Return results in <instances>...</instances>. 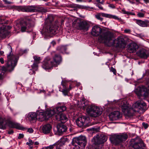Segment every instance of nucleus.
<instances>
[{
  "label": "nucleus",
  "instance_id": "obj_51",
  "mask_svg": "<svg viewBox=\"0 0 149 149\" xmlns=\"http://www.w3.org/2000/svg\"><path fill=\"white\" fill-rule=\"evenodd\" d=\"M130 31V29H125L124 30V32L126 33H128Z\"/></svg>",
  "mask_w": 149,
  "mask_h": 149
},
{
  "label": "nucleus",
  "instance_id": "obj_27",
  "mask_svg": "<svg viewBox=\"0 0 149 149\" xmlns=\"http://www.w3.org/2000/svg\"><path fill=\"white\" fill-rule=\"evenodd\" d=\"M57 132L59 134H61L63 132H65L67 130V127L64 125H58L56 127Z\"/></svg>",
  "mask_w": 149,
  "mask_h": 149
},
{
  "label": "nucleus",
  "instance_id": "obj_5",
  "mask_svg": "<svg viewBox=\"0 0 149 149\" xmlns=\"http://www.w3.org/2000/svg\"><path fill=\"white\" fill-rule=\"evenodd\" d=\"M54 18L52 16L49 15L46 18L45 22V25L43 29V31L45 34L48 33L55 34L57 33V26L53 25L52 22Z\"/></svg>",
  "mask_w": 149,
  "mask_h": 149
},
{
  "label": "nucleus",
  "instance_id": "obj_39",
  "mask_svg": "<svg viewBox=\"0 0 149 149\" xmlns=\"http://www.w3.org/2000/svg\"><path fill=\"white\" fill-rule=\"evenodd\" d=\"M38 63H36L34 62V63L32 66V68L33 69L36 70L38 67Z\"/></svg>",
  "mask_w": 149,
  "mask_h": 149
},
{
  "label": "nucleus",
  "instance_id": "obj_20",
  "mask_svg": "<svg viewBox=\"0 0 149 149\" xmlns=\"http://www.w3.org/2000/svg\"><path fill=\"white\" fill-rule=\"evenodd\" d=\"M102 31L101 28L98 26H94L92 28L91 34L95 36H99Z\"/></svg>",
  "mask_w": 149,
  "mask_h": 149
},
{
  "label": "nucleus",
  "instance_id": "obj_11",
  "mask_svg": "<svg viewBox=\"0 0 149 149\" xmlns=\"http://www.w3.org/2000/svg\"><path fill=\"white\" fill-rule=\"evenodd\" d=\"M131 146L135 149H144L146 147L142 139L139 137H136L131 140Z\"/></svg>",
  "mask_w": 149,
  "mask_h": 149
},
{
  "label": "nucleus",
  "instance_id": "obj_22",
  "mask_svg": "<svg viewBox=\"0 0 149 149\" xmlns=\"http://www.w3.org/2000/svg\"><path fill=\"white\" fill-rule=\"evenodd\" d=\"M87 121L86 118L84 116H82L78 118L76 120V123L78 126L81 127Z\"/></svg>",
  "mask_w": 149,
  "mask_h": 149
},
{
  "label": "nucleus",
  "instance_id": "obj_7",
  "mask_svg": "<svg viewBox=\"0 0 149 149\" xmlns=\"http://www.w3.org/2000/svg\"><path fill=\"white\" fill-rule=\"evenodd\" d=\"M8 125L10 127L19 130H23L24 129L19 124L6 120L5 118L0 117V129H5Z\"/></svg>",
  "mask_w": 149,
  "mask_h": 149
},
{
  "label": "nucleus",
  "instance_id": "obj_49",
  "mask_svg": "<svg viewBox=\"0 0 149 149\" xmlns=\"http://www.w3.org/2000/svg\"><path fill=\"white\" fill-rule=\"evenodd\" d=\"M127 0L130 3H131L132 4H134L135 3L134 0Z\"/></svg>",
  "mask_w": 149,
  "mask_h": 149
},
{
  "label": "nucleus",
  "instance_id": "obj_25",
  "mask_svg": "<svg viewBox=\"0 0 149 149\" xmlns=\"http://www.w3.org/2000/svg\"><path fill=\"white\" fill-rule=\"evenodd\" d=\"M52 128V126L50 124H46L42 126V132L45 134L49 133L50 132Z\"/></svg>",
  "mask_w": 149,
  "mask_h": 149
},
{
  "label": "nucleus",
  "instance_id": "obj_43",
  "mask_svg": "<svg viewBox=\"0 0 149 149\" xmlns=\"http://www.w3.org/2000/svg\"><path fill=\"white\" fill-rule=\"evenodd\" d=\"M142 125L143 127L145 129H147L148 127V125L147 123L143 122L142 123Z\"/></svg>",
  "mask_w": 149,
  "mask_h": 149
},
{
  "label": "nucleus",
  "instance_id": "obj_45",
  "mask_svg": "<svg viewBox=\"0 0 149 149\" xmlns=\"http://www.w3.org/2000/svg\"><path fill=\"white\" fill-rule=\"evenodd\" d=\"M81 103H82L81 104L82 105V107H83L84 108H85L86 107H86V103L85 102L84 100H82V102H81Z\"/></svg>",
  "mask_w": 149,
  "mask_h": 149
},
{
  "label": "nucleus",
  "instance_id": "obj_1",
  "mask_svg": "<svg viewBox=\"0 0 149 149\" xmlns=\"http://www.w3.org/2000/svg\"><path fill=\"white\" fill-rule=\"evenodd\" d=\"M113 35L111 32L107 31L100 36L98 40L100 42H103L108 46L114 45L117 48H124L126 45L124 39L122 36H119L113 40Z\"/></svg>",
  "mask_w": 149,
  "mask_h": 149
},
{
  "label": "nucleus",
  "instance_id": "obj_10",
  "mask_svg": "<svg viewBox=\"0 0 149 149\" xmlns=\"http://www.w3.org/2000/svg\"><path fill=\"white\" fill-rule=\"evenodd\" d=\"M87 111L91 116L97 117L100 115L102 113V109L95 106L91 105L88 107Z\"/></svg>",
  "mask_w": 149,
  "mask_h": 149
},
{
  "label": "nucleus",
  "instance_id": "obj_59",
  "mask_svg": "<svg viewBox=\"0 0 149 149\" xmlns=\"http://www.w3.org/2000/svg\"><path fill=\"white\" fill-rule=\"evenodd\" d=\"M72 87H71V86L70 85V86H69V89H68V90L69 91L70 90H71V89H72Z\"/></svg>",
  "mask_w": 149,
  "mask_h": 149
},
{
  "label": "nucleus",
  "instance_id": "obj_4",
  "mask_svg": "<svg viewBox=\"0 0 149 149\" xmlns=\"http://www.w3.org/2000/svg\"><path fill=\"white\" fill-rule=\"evenodd\" d=\"M9 49H10V53L7 56V61L5 67L0 66V80L3 78V75L6 71H11L13 70L16 65L18 58L11 54L12 49L11 47L8 45Z\"/></svg>",
  "mask_w": 149,
  "mask_h": 149
},
{
  "label": "nucleus",
  "instance_id": "obj_62",
  "mask_svg": "<svg viewBox=\"0 0 149 149\" xmlns=\"http://www.w3.org/2000/svg\"><path fill=\"white\" fill-rule=\"evenodd\" d=\"M96 1L100 3V0H96Z\"/></svg>",
  "mask_w": 149,
  "mask_h": 149
},
{
  "label": "nucleus",
  "instance_id": "obj_46",
  "mask_svg": "<svg viewBox=\"0 0 149 149\" xmlns=\"http://www.w3.org/2000/svg\"><path fill=\"white\" fill-rule=\"evenodd\" d=\"M5 4H11L12 3V2L8 1L7 0H3Z\"/></svg>",
  "mask_w": 149,
  "mask_h": 149
},
{
  "label": "nucleus",
  "instance_id": "obj_38",
  "mask_svg": "<svg viewBox=\"0 0 149 149\" xmlns=\"http://www.w3.org/2000/svg\"><path fill=\"white\" fill-rule=\"evenodd\" d=\"M75 6L77 8H84V9H86L87 8H89L87 6H82L81 5H80L78 4L76 5Z\"/></svg>",
  "mask_w": 149,
  "mask_h": 149
},
{
  "label": "nucleus",
  "instance_id": "obj_28",
  "mask_svg": "<svg viewBox=\"0 0 149 149\" xmlns=\"http://www.w3.org/2000/svg\"><path fill=\"white\" fill-rule=\"evenodd\" d=\"M136 23L140 26L142 27H146L148 26V23L146 21H143L141 20L135 19Z\"/></svg>",
  "mask_w": 149,
  "mask_h": 149
},
{
  "label": "nucleus",
  "instance_id": "obj_12",
  "mask_svg": "<svg viewBox=\"0 0 149 149\" xmlns=\"http://www.w3.org/2000/svg\"><path fill=\"white\" fill-rule=\"evenodd\" d=\"M73 25L77 29L85 31H87L90 26V22L87 20L80 21L76 24L74 22Z\"/></svg>",
  "mask_w": 149,
  "mask_h": 149
},
{
  "label": "nucleus",
  "instance_id": "obj_33",
  "mask_svg": "<svg viewBox=\"0 0 149 149\" xmlns=\"http://www.w3.org/2000/svg\"><path fill=\"white\" fill-rule=\"evenodd\" d=\"M56 146V144H54L47 147H43L42 148V149H54V148Z\"/></svg>",
  "mask_w": 149,
  "mask_h": 149
},
{
  "label": "nucleus",
  "instance_id": "obj_21",
  "mask_svg": "<svg viewBox=\"0 0 149 149\" xmlns=\"http://www.w3.org/2000/svg\"><path fill=\"white\" fill-rule=\"evenodd\" d=\"M137 54L140 57L144 58H147L149 56L148 52L144 49L139 50L137 52Z\"/></svg>",
  "mask_w": 149,
  "mask_h": 149
},
{
  "label": "nucleus",
  "instance_id": "obj_58",
  "mask_svg": "<svg viewBox=\"0 0 149 149\" xmlns=\"http://www.w3.org/2000/svg\"><path fill=\"white\" fill-rule=\"evenodd\" d=\"M4 52L3 51H0V54L1 55H2L3 54Z\"/></svg>",
  "mask_w": 149,
  "mask_h": 149
},
{
  "label": "nucleus",
  "instance_id": "obj_42",
  "mask_svg": "<svg viewBox=\"0 0 149 149\" xmlns=\"http://www.w3.org/2000/svg\"><path fill=\"white\" fill-rule=\"evenodd\" d=\"M144 96L145 97H149V87H148V91L146 93H144Z\"/></svg>",
  "mask_w": 149,
  "mask_h": 149
},
{
  "label": "nucleus",
  "instance_id": "obj_61",
  "mask_svg": "<svg viewBox=\"0 0 149 149\" xmlns=\"http://www.w3.org/2000/svg\"><path fill=\"white\" fill-rule=\"evenodd\" d=\"M121 0H112V1H115L116 2H117L119 1H120Z\"/></svg>",
  "mask_w": 149,
  "mask_h": 149
},
{
  "label": "nucleus",
  "instance_id": "obj_24",
  "mask_svg": "<svg viewBox=\"0 0 149 149\" xmlns=\"http://www.w3.org/2000/svg\"><path fill=\"white\" fill-rule=\"evenodd\" d=\"M66 109V107L65 105H63L59 107H57L53 109H50V110L51 111L53 112L54 115L56 113H59L65 111Z\"/></svg>",
  "mask_w": 149,
  "mask_h": 149
},
{
  "label": "nucleus",
  "instance_id": "obj_55",
  "mask_svg": "<svg viewBox=\"0 0 149 149\" xmlns=\"http://www.w3.org/2000/svg\"><path fill=\"white\" fill-rule=\"evenodd\" d=\"M51 44L53 45L54 46L56 44V42L54 41H53L51 43Z\"/></svg>",
  "mask_w": 149,
  "mask_h": 149
},
{
  "label": "nucleus",
  "instance_id": "obj_41",
  "mask_svg": "<svg viewBox=\"0 0 149 149\" xmlns=\"http://www.w3.org/2000/svg\"><path fill=\"white\" fill-rule=\"evenodd\" d=\"M110 71L113 73L115 75L116 74V70L113 67H111L110 68Z\"/></svg>",
  "mask_w": 149,
  "mask_h": 149
},
{
  "label": "nucleus",
  "instance_id": "obj_19",
  "mask_svg": "<svg viewBox=\"0 0 149 149\" xmlns=\"http://www.w3.org/2000/svg\"><path fill=\"white\" fill-rule=\"evenodd\" d=\"M138 47V45L136 43H130L127 46V50L130 53H134L136 51Z\"/></svg>",
  "mask_w": 149,
  "mask_h": 149
},
{
  "label": "nucleus",
  "instance_id": "obj_15",
  "mask_svg": "<svg viewBox=\"0 0 149 149\" xmlns=\"http://www.w3.org/2000/svg\"><path fill=\"white\" fill-rule=\"evenodd\" d=\"M95 17L96 19L101 21H102L103 20V18L102 17H103L107 18H113L115 19H118L121 22H123V20L120 18H119L117 16L104 13H97L95 15Z\"/></svg>",
  "mask_w": 149,
  "mask_h": 149
},
{
  "label": "nucleus",
  "instance_id": "obj_64",
  "mask_svg": "<svg viewBox=\"0 0 149 149\" xmlns=\"http://www.w3.org/2000/svg\"><path fill=\"white\" fill-rule=\"evenodd\" d=\"M91 0H89L88 1V2H91Z\"/></svg>",
  "mask_w": 149,
  "mask_h": 149
},
{
  "label": "nucleus",
  "instance_id": "obj_2",
  "mask_svg": "<svg viewBox=\"0 0 149 149\" xmlns=\"http://www.w3.org/2000/svg\"><path fill=\"white\" fill-rule=\"evenodd\" d=\"M120 105L123 112L128 116L131 115L133 111L138 112L139 110H145L146 108V103L141 101L136 102L133 105L132 108L129 107V104L126 100H122Z\"/></svg>",
  "mask_w": 149,
  "mask_h": 149
},
{
  "label": "nucleus",
  "instance_id": "obj_36",
  "mask_svg": "<svg viewBox=\"0 0 149 149\" xmlns=\"http://www.w3.org/2000/svg\"><path fill=\"white\" fill-rule=\"evenodd\" d=\"M61 84L63 88L61 89V90L67 89V85L65 82H61Z\"/></svg>",
  "mask_w": 149,
  "mask_h": 149
},
{
  "label": "nucleus",
  "instance_id": "obj_9",
  "mask_svg": "<svg viewBox=\"0 0 149 149\" xmlns=\"http://www.w3.org/2000/svg\"><path fill=\"white\" fill-rule=\"evenodd\" d=\"M21 27L20 30L22 32L28 31L34 25L33 21L31 18H28L26 20H22L19 22Z\"/></svg>",
  "mask_w": 149,
  "mask_h": 149
},
{
  "label": "nucleus",
  "instance_id": "obj_8",
  "mask_svg": "<svg viewBox=\"0 0 149 149\" xmlns=\"http://www.w3.org/2000/svg\"><path fill=\"white\" fill-rule=\"evenodd\" d=\"M72 143L77 149H84L86 146V137L80 136L73 139Z\"/></svg>",
  "mask_w": 149,
  "mask_h": 149
},
{
  "label": "nucleus",
  "instance_id": "obj_23",
  "mask_svg": "<svg viewBox=\"0 0 149 149\" xmlns=\"http://www.w3.org/2000/svg\"><path fill=\"white\" fill-rule=\"evenodd\" d=\"M121 116L120 113L118 111H114L111 113L109 116L110 120H117Z\"/></svg>",
  "mask_w": 149,
  "mask_h": 149
},
{
  "label": "nucleus",
  "instance_id": "obj_47",
  "mask_svg": "<svg viewBox=\"0 0 149 149\" xmlns=\"http://www.w3.org/2000/svg\"><path fill=\"white\" fill-rule=\"evenodd\" d=\"M24 135L23 134H19V136L18 137V139H20L21 138H23Z\"/></svg>",
  "mask_w": 149,
  "mask_h": 149
},
{
  "label": "nucleus",
  "instance_id": "obj_50",
  "mask_svg": "<svg viewBox=\"0 0 149 149\" xmlns=\"http://www.w3.org/2000/svg\"><path fill=\"white\" fill-rule=\"evenodd\" d=\"M0 62L2 64H3L4 63L3 59L2 58H0Z\"/></svg>",
  "mask_w": 149,
  "mask_h": 149
},
{
  "label": "nucleus",
  "instance_id": "obj_34",
  "mask_svg": "<svg viewBox=\"0 0 149 149\" xmlns=\"http://www.w3.org/2000/svg\"><path fill=\"white\" fill-rule=\"evenodd\" d=\"M38 11L42 13H45L47 11V10L46 9L42 7H40L38 8Z\"/></svg>",
  "mask_w": 149,
  "mask_h": 149
},
{
  "label": "nucleus",
  "instance_id": "obj_14",
  "mask_svg": "<svg viewBox=\"0 0 149 149\" xmlns=\"http://www.w3.org/2000/svg\"><path fill=\"white\" fill-rule=\"evenodd\" d=\"M53 115V112L50 109L46 111L45 112H40L37 115V119L39 121H42L47 120Z\"/></svg>",
  "mask_w": 149,
  "mask_h": 149
},
{
  "label": "nucleus",
  "instance_id": "obj_57",
  "mask_svg": "<svg viewBox=\"0 0 149 149\" xmlns=\"http://www.w3.org/2000/svg\"><path fill=\"white\" fill-rule=\"evenodd\" d=\"M39 144V143L38 141H36L34 143V145H38Z\"/></svg>",
  "mask_w": 149,
  "mask_h": 149
},
{
  "label": "nucleus",
  "instance_id": "obj_37",
  "mask_svg": "<svg viewBox=\"0 0 149 149\" xmlns=\"http://www.w3.org/2000/svg\"><path fill=\"white\" fill-rule=\"evenodd\" d=\"M56 146L54 147L56 148V149H61L62 146V143H60L58 144L55 143Z\"/></svg>",
  "mask_w": 149,
  "mask_h": 149
},
{
  "label": "nucleus",
  "instance_id": "obj_6",
  "mask_svg": "<svg viewBox=\"0 0 149 149\" xmlns=\"http://www.w3.org/2000/svg\"><path fill=\"white\" fill-rule=\"evenodd\" d=\"M8 20L3 17H0V38H5L9 33L8 30L10 29L11 27L10 26L3 25L7 24Z\"/></svg>",
  "mask_w": 149,
  "mask_h": 149
},
{
  "label": "nucleus",
  "instance_id": "obj_60",
  "mask_svg": "<svg viewBox=\"0 0 149 149\" xmlns=\"http://www.w3.org/2000/svg\"><path fill=\"white\" fill-rule=\"evenodd\" d=\"M83 0H76L77 2H81L83 1Z\"/></svg>",
  "mask_w": 149,
  "mask_h": 149
},
{
  "label": "nucleus",
  "instance_id": "obj_3",
  "mask_svg": "<svg viewBox=\"0 0 149 149\" xmlns=\"http://www.w3.org/2000/svg\"><path fill=\"white\" fill-rule=\"evenodd\" d=\"M62 61V58L61 56L53 51L51 53L50 56L45 58L43 62L42 67L45 69L52 68L54 67H57Z\"/></svg>",
  "mask_w": 149,
  "mask_h": 149
},
{
  "label": "nucleus",
  "instance_id": "obj_48",
  "mask_svg": "<svg viewBox=\"0 0 149 149\" xmlns=\"http://www.w3.org/2000/svg\"><path fill=\"white\" fill-rule=\"evenodd\" d=\"M27 131L30 133H31L33 132V130L32 128H29L28 129Z\"/></svg>",
  "mask_w": 149,
  "mask_h": 149
},
{
  "label": "nucleus",
  "instance_id": "obj_63",
  "mask_svg": "<svg viewBox=\"0 0 149 149\" xmlns=\"http://www.w3.org/2000/svg\"><path fill=\"white\" fill-rule=\"evenodd\" d=\"M103 2H104V1H102V2H100V3H101V4H103Z\"/></svg>",
  "mask_w": 149,
  "mask_h": 149
},
{
  "label": "nucleus",
  "instance_id": "obj_18",
  "mask_svg": "<svg viewBox=\"0 0 149 149\" xmlns=\"http://www.w3.org/2000/svg\"><path fill=\"white\" fill-rule=\"evenodd\" d=\"M55 114H56V119L57 120L61 121L62 123H64L68 120V118L64 114L56 113Z\"/></svg>",
  "mask_w": 149,
  "mask_h": 149
},
{
  "label": "nucleus",
  "instance_id": "obj_53",
  "mask_svg": "<svg viewBox=\"0 0 149 149\" xmlns=\"http://www.w3.org/2000/svg\"><path fill=\"white\" fill-rule=\"evenodd\" d=\"M13 133V132L12 130H10L8 132V133L10 134H12Z\"/></svg>",
  "mask_w": 149,
  "mask_h": 149
},
{
  "label": "nucleus",
  "instance_id": "obj_32",
  "mask_svg": "<svg viewBox=\"0 0 149 149\" xmlns=\"http://www.w3.org/2000/svg\"><path fill=\"white\" fill-rule=\"evenodd\" d=\"M59 91H60L62 92L63 94L65 96L68 95L69 92L68 89L61 90V89H60Z\"/></svg>",
  "mask_w": 149,
  "mask_h": 149
},
{
  "label": "nucleus",
  "instance_id": "obj_52",
  "mask_svg": "<svg viewBox=\"0 0 149 149\" xmlns=\"http://www.w3.org/2000/svg\"><path fill=\"white\" fill-rule=\"evenodd\" d=\"M97 6L101 10H103V8L100 5H97Z\"/></svg>",
  "mask_w": 149,
  "mask_h": 149
},
{
  "label": "nucleus",
  "instance_id": "obj_35",
  "mask_svg": "<svg viewBox=\"0 0 149 149\" xmlns=\"http://www.w3.org/2000/svg\"><path fill=\"white\" fill-rule=\"evenodd\" d=\"M33 143V141L32 140L29 139V142H27L26 143V144L27 145H28L31 148H32L33 147L32 146H31L32 145Z\"/></svg>",
  "mask_w": 149,
  "mask_h": 149
},
{
  "label": "nucleus",
  "instance_id": "obj_31",
  "mask_svg": "<svg viewBox=\"0 0 149 149\" xmlns=\"http://www.w3.org/2000/svg\"><path fill=\"white\" fill-rule=\"evenodd\" d=\"M58 49H59L62 52H63L66 50L67 48L66 46H62L58 47Z\"/></svg>",
  "mask_w": 149,
  "mask_h": 149
},
{
  "label": "nucleus",
  "instance_id": "obj_44",
  "mask_svg": "<svg viewBox=\"0 0 149 149\" xmlns=\"http://www.w3.org/2000/svg\"><path fill=\"white\" fill-rule=\"evenodd\" d=\"M107 4H108L109 5V7L110 8H115V6L113 4H110L108 3H107Z\"/></svg>",
  "mask_w": 149,
  "mask_h": 149
},
{
  "label": "nucleus",
  "instance_id": "obj_16",
  "mask_svg": "<svg viewBox=\"0 0 149 149\" xmlns=\"http://www.w3.org/2000/svg\"><path fill=\"white\" fill-rule=\"evenodd\" d=\"M107 136L104 135H97L92 139V141L95 145L101 144L105 142L107 140Z\"/></svg>",
  "mask_w": 149,
  "mask_h": 149
},
{
  "label": "nucleus",
  "instance_id": "obj_56",
  "mask_svg": "<svg viewBox=\"0 0 149 149\" xmlns=\"http://www.w3.org/2000/svg\"><path fill=\"white\" fill-rule=\"evenodd\" d=\"M144 2L147 3H149V0H143Z\"/></svg>",
  "mask_w": 149,
  "mask_h": 149
},
{
  "label": "nucleus",
  "instance_id": "obj_17",
  "mask_svg": "<svg viewBox=\"0 0 149 149\" xmlns=\"http://www.w3.org/2000/svg\"><path fill=\"white\" fill-rule=\"evenodd\" d=\"M147 91L148 88L143 86L141 87H138L135 90L134 92L137 95L140 97L142 95L144 96V93L146 92Z\"/></svg>",
  "mask_w": 149,
  "mask_h": 149
},
{
  "label": "nucleus",
  "instance_id": "obj_29",
  "mask_svg": "<svg viewBox=\"0 0 149 149\" xmlns=\"http://www.w3.org/2000/svg\"><path fill=\"white\" fill-rule=\"evenodd\" d=\"M27 117L30 121L35 120L37 119V115L36 113H30L28 115Z\"/></svg>",
  "mask_w": 149,
  "mask_h": 149
},
{
  "label": "nucleus",
  "instance_id": "obj_54",
  "mask_svg": "<svg viewBox=\"0 0 149 149\" xmlns=\"http://www.w3.org/2000/svg\"><path fill=\"white\" fill-rule=\"evenodd\" d=\"M122 12H123V13L124 14H128V12H126L123 9L122 10Z\"/></svg>",
  "mask_w": 149,
  "mask_h": 149
},
{
  "label": "nucleus",
  "instance_id": "obj_26",
  "mask_svg": "<svg viewBox=\"0 0 149 149\" xmlns=\"http://www.w3.org/2000/svg\"><path fill=\"white\" fill-rule=\"evenodd\" d=\"M19 10L22 12H31L33 11V9L30 6H20L18 7Z\"/></svg>",
  "mask_w": 149,
  "mask_h": 149
},
{
  "label": "nucleus",
  "instance_id": "obj_40",
  "mask_svg": "<svg viewBox=\"0 0 149 149\" xmlns=\"http://www.w3.org/2000/svg\"><path fill=\"white\" fill-rule=\"evenodd\" d=\"M144 13H139L137 15L139 17H143L144 16Z\"/></svg>",
  "mask_w": 149,
  "mask_h": 149
},
{
  "label": "nucleus",
  "instance_id": "obj_30",
  "mask_svg": "<svg viewBox=\"0 0 149 149\" xmlns=\"http://www.w3.org/2000/svg\"><path fill=\"white\" fill-rule=\"evenodd\" d=\"M34 62L38 63L40 62V61L41 60L40 57L37 56H34L33 57Z\"/></svg>",
  "mask_w": 149,
  "mask_h": 149
},
{
  "label": "nucleus",
  "instance_id": "obj_13",
  "mask_svg": "<svg viewBox=\"0 0 149 149\" xmlns=\"http://www.w3.org/2000/svg\"><path fill=\"white\" fill-rule=\"evenodd\" d=\"M128 136L126 134L120 135L115 134L111 136L110 139L113 143L117 144L123 141H125L127 139Z\"/></svg>",
  "mask_w": 149,
  "mask_h": 149
}]
</instances>
